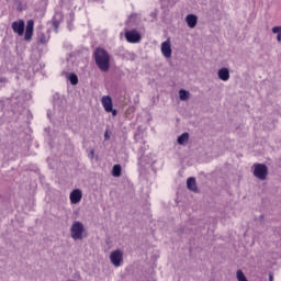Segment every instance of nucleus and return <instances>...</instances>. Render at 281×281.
<instances>
[{"instance_id":"9b49d317","label":"nucleus","mask_w":281,"mask_h":281,"mask_svg":"<svg viewBox=\"0 0 281 281\" xmlns=\"http://www.w3.org/2000/svg\"><path fill=\"white\" fill-rule=\"evenodd\" d=\"M101 102L106 113H110V111H113V99H111L110 95L103 97Z\"/></svg>"},{"instance_id":"9d476101","label":"nucleus","mask_w":281,"mask_h":281,"mask_svg":"<svg viewBox=\"0 0 281 281\" xmlns=\"http://www.w3.org/2000/svg\"><path fill=\"white\" fill-rule=\"evenodd\" d=\"M82 201V191L80 189H75L70 193V202L76 205Z\"/></svg>"},{"instance_id":"412c9836","label":"nucleus","mask_w":281,"mask_h":281,"mask_svg":"<svg viewBox=\"0 0 281 281\" xmlns=\"http://www.w3.org/2000/svg\"><path fill=\"white\" fill-rule=\"evenodd\" d=\"M272 34H281V26H273Z\"/></svg>"},{"instance_id":"5701e85b","label":"nucleus","mask_w":281,"mask_h":281,"mask_svg":"<svg viewBox=\"0 0 281 281\" xmlns=\"http://www.w3.org/2000/svg\"><path fill=\"white\" fill-rule=\"evenodd\" d=\"M179 0H169V5H176Z\"/></svg>"},{"instance_id":"f3484780","label":"nucleus","mask_w":281,"mask_h":281,"mask_svg":"<svg viewBox=\"0 0 281 281\" xmlns=\"http://www.w3.org/2000/svg\"><path fill=\"white\" fill-rule=\"evenodd\" d=\"M112 177H122V166L114 165L112 168Z\"/></svg>"},{"instance_id":"423d86ee","label":"nucleus","mask_w":281,"mask_h":281,"mask_svg":"<svg viewBox=\"0 0 281 281\" xmlns=\"http://www.w3.org/2000/svg\"><path fill=\"white\" fill-rule=\"evenodd\" d=\"M125 38L127 43H139L142 35L136 30L125 32Z\"/></svg>"},{"instance_id":"f257e3e1","label":"nucleus","mask_w":281,"mask_h":281,"mask_svg":"<svg viewBox=\"0 0 281 281\" xmlns=\"http://www.w3.org/2000/svg\"><path fill=\"white\" fill-rule=\"evenodd\" d=\"M94 61L100 71H109L111 69V55L104 48L98 47L94 50Z\"/></svg>"},{"instance_id":"0eeeda50","label":"nucleus","mask_w":281,"mask_h":281,"mask_svg":"<svg viewBox=\"0 0 281 281\" xmlns=\"http://www.w3.org/2000/svg\"><path fill=\"white\" fill-rule=\"evenodd\" d=\"M65 98L61 97L60 94L56 93L53 97V106L54 109H57V111H63L65 109Z\"/></svg>"},{"instance_id":"4be33fe9","label":"nucleus","mask_w":281,"mask_h":281,"mask_svg":"<svg viewBox=\"0 0 281 281\" xmlns=\"http://www.w3.org/2000/svg\"><path fill=\"white\" fill-rule=\"evenodd\" d=\"M111 139V135L109 134V130H105L104 132V142H109Z\"/></svg>"},{"instance_id":"b1692460","label":"nucleus","mask_w":281,"mask_h":281,"mask_svg":"<svg viewBox=\"0 0 281 281\" xmlns=\"http://www.w3.org/2000/svg\"><path fill=\"white\" fill-rule=\"evenodd\" d=\"M110 113H112V115L115 117V115H117V110L112 108V111H110Z\"/></svg>"},{"instance_id":"6e6552de","label":"nucleus","mask_w":281,"mask_h":281,"mask_svg":"<svg viewBox=\"0 0 281 281\" xmlns=\"http://www.w3.org/2000/svg\"><path fill=\"white\" fill-rule=\"evenodd\" d=\"M161 54L165 58H172V46L170 40H167L161 44Z\"/></svg>"},{"instance_id":"f8f14e48","label":"nucleus","mask_w":281,"mask_h":281,"mask_svg":"<svg viewBox=\"0 0 281 281\" xmlns=\"http://www.w3.org/2000/svg\"><path fill=\"white\" fill-rule=\"evenodd\" d=\"M186 22L188 27L193 30V27H196V23H199V16H196L195 14H188L186 16Z\"/></svg>"},{"instance_id":"c756f323","label":"nucleus","mask_w":281,"mask_h":281,"mask_svg":"<svg viewBox=\"0 0 281 281\" xmlns=\"http://www.w3.org/2000/svg\"><path fill=\"white\" fill-rule=\"evenodd\" d=\"M40 41H41V43H44V37H42Z\"/></svg>"},{"instance_id":"2eb2a0df","label":"nucleus","mask_w":281,"mask_h":281,"mask_svg":"<svg viewBox=\"0 0 281 281\" xmlns=\"http://www.w3.org/2000/svg\"><path fill=\"white\" fill-rule=\"evenodd\" d=\"M188 139H190V134L188 132H184L183 134H181L180 136H178L177 138V143L180 146H183V144H186V142H188Z\"/></svg>"},{"instance_id":"f03ea898","label":"nucleus","mask_w":281,"mask_h":281,"mask_svg":"<svg viewBox=\"0 0 281 281\" xmlns=\"http://www.w3.org/2000/svg\"><path fill=\"white\" fill-rule=\"evenodd\" d=\"M252 175L259 181H266L267 177H269V167L265 164L256 162L252 165Z\"/></svg>"},{"instance_id":"a878e982","label":"nucleus","mask_w":281,"mask_h":281,"mask_svg":"<svg viewBox=\"0 0 281 281\" xmlns=\"http://www.w3.org/2000/svg\"><path fill=\"white\" fill-rule=\"evenodd\" d=\"M269 281H273V274H269Z\"/></svg>"},{"instance_id":"4468645a","label":"nucleus","mask_w":281,"mask_h":281,"mask_svg":"<svg viewBox=\"0 0 281 281\" xmlns=\"http://www.w3.org/2000/svg\"><path fill=\"white\" fill-rule=\"evenodd\" d=\"M187 188L191 192H199V188L196 187V178H194V177L188 178Z\"/></svg>"},{"instance_id":"a211bd4d","label":"nucleus","mask_w":281,"mask_h":281,"mask_svg":"<svg viewBox=\"0 0 281 281\" xmlns=\"http://www.w3.org/2000/svg\"><path fill=\"white\" fill-rule=\"evenodd\" d=\"M68 80L70 82V85H72L74 87H76V85H78V75L76 74H70L68 76Z\"/></svg>"},{"instance_id":"cd10ccee","label":"nucleus","mask_w":281,"mask_h":281,"mask_svg":"<svg viewBox=\"0 0 281 281\" xmlns=\"http://www.w3.org/2000/svg\"><path fill=\"white\" fill-rule=\"evenodd\" d=\"M260 221H265V215H260Z\"/></svg>"},{"instance_id":"bb28decb","label":"nucleus","mask_w":281,"mask_h":281,"mask_svg":"<svg viewBox=\"0 0 281 281\" xmlns=\"http://www.w3.org/2000/svg\"><path fill=\"white\" fill-rule=\"evenodd\" d=\"M93 155H94V151L93 150H91L90 151V157L93 159Z\"/></svg>"},{"instance_id":"dca6fc26","label":"nucleus","mask_w":281,"mask_h":281,"mask_svg":"<svg viewBox=\"0 0 281 281\" xmlns=\"http://www.w3.org/2000/svg\"><path fill=\"white\" fill-rule=\"evenodd\" d=\"M179 98L182 102L190 100V91L183 89L179 90Z\"/></svg>"},{"instance_id":"c85d7f7f","label":"nucleus","mask_w":281,"mask_h":281,"mask_svg":"<svg viewBox=\"0 0 281 281\" xmlns=\"http://www.w3.org/2000/svg\"><path fill=\"white\" fill-rule=\"evenodd\" d=\"M40 41H41V43H44V37H42Z\"/></svg>"},{"instance_id":"aec40b11","label":"nucleus","mask_w":281,"mask_h":281,"mask_svg":"<svg viewBox=\"0 0 281 281\" xmlns=\"http://www.w3.org/2000/svg\"><path fill=\"white\" fill-rule=\"evenodd\" d=\"M237 280L238 281H249V280H247V277H245V273L243 272V270H237Z\"/></svg>"},{"instance_id":"6ab92c4d","label":"nucleus","mask_w":281,"mask_h":281,"mask_svg":"<svg viewBox=\"0 0 281 281\" xmlns=\"http://www.w3.org/2000/svg\"><path fill=\"white\" fill-rule=\"evenodd\" d=\"M52 23H53V27H54V30H55V32H58V27H59V25H60V20H58L57 18H56V15L53 18V20H52Z\"/></svg>"},{"instance_id":"1a4fd4ad","label":"nucleus","mask_w":281,"mask_h":281,"mask_svg":"<svg viewBox=\"0 0 281 281\" xmlns=\"http://www.w3.org/2000/svg\"><path fill=\"white\" fill-rule=\"evenodd\" d=\"M34 35V20H29L26 22L24 40L32 41V36Z\"/></svg>"},{"instance_id":"ddd939ff","label":"nucleus","mask_w":281,"mask_h":281,"mask_svg":"<svg viewBox=\"0 0 281 281\" xmlns=\"http://www.w3.org/2000/svg\"><path fill=\"white\" fill-rule=\"evenodd\" d=\"M217 77L220 78V80H223V82H227V80H229V68H221L217 71Z\"/></svg>"},{"instance_id":"393cba45","label":"nucleus","mask_w":281,"mask_h":281,"mask_svg":"<svg viewBox=\"0 0 281 281\" xmlns=\"http://www.w3.org/2000/svg\"><path fill=\"white\" fill-rule=\"evenodd\" d=\"M277 41H278V43H281V33L280 32L277 33Z\"/></svg>"},{"instance_id":"7ed1b4c3","label":"nucleus","mask_w":281,"mask_h":281,"mask_svg":"<svg viewBox=\"0 0 281 281\" xmlns=\"http://www.w3.org/2000/svg\"><path fill=\"white\" fill-rule=\"evenodd\" d=\"M85 225L81 222H75L70 228V236L74 240H82Z\"/></svg>"},{"instance_id":"20e7f679","label":"nucleus","mask_w":281,"mask_h":281,"mask_svg":"<svg viewBox=\"0 0 281 281\" xmlns=\"http://www.w3.org/2000/svg\"><path fill=\"white\" fill-rule=\"evenodd\" d=\"M110 260L114 267H121L124 260V252L120 249L112 251L110 254Z\"/></svg>"},{"instance_id":"39448f33","label":"nucleus","mask_w":281,"mask_h":281,"mask_svg":"<svg viewBox=\"0 0 281 281\" xmlns=\"http://www.w3.org/2000/svg\"><path fill=\"white\" fill-rule=\"evenodd\" d=\"M11 27L14 34H18L19 36H23V34H25V22L23 20L14 21L11 24Z\"/></svg>"}]
</instances>
